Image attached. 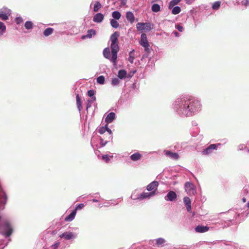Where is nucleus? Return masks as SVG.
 Wrapping results in <instances>:
<instances>
[{"label": "nucleus", "instance_id": "31", "mask_svg": "<svg viewBox=\"0 0 249 249\" xmlns=\"http://www.w3.org/2000/svg\"><path fill=\"white\" fill-rule=\"evenodd\" d=\"M95 92L93 90H89L88 91V95L90 97H91V100L95 101L96 100V97L94 96Z\"/></svg>", "mask_w": 249, "mask_h": 249}, {"label": "nucleus", "instance_id": "20", "mask_svg": "<svg viewBox=\"0 0 249 249\" xmlns=\"http://www.w3.org/2000/svg\"><path fill=\"white\" fill-rule=\"evenodd\" d=\"M142 156V155L140 153L137 152L131 155L130 156V159L133 161H137L141 160Z\"/></svg>", "mask_w": 249, "mask_h": 249}, {"label": "nucleus", "instance_id": "33", "mask_svg": "<svg viewBox=\"0 0 249 249\" xmlns=\"http://www.w3.org/2000/svg\"><path fill=\"white\" fill-rule=\"evenodd\" d=\"M134 52V50H132V51L130 52L129 53V57L128 58V60L132 64L133 63L134 59L135 58L134 56L133 55V52Z\"/></svg>", "mask_w": 249, "mask_h": 249}, {"label": "nucleus", "instance_id": "37", "mask_svg": "<svg viewBox=\"0 0 249 249\" xmlns=\"http://www.w3.org/2000/svg\"><path fill=\"white\" fill-rule=\"evenodd\" d=\"M220 6V2L216 1L213 4L212 8L214 10H217L219 8Z\"/></svg>", "mask_w": 249, "mask_h": 249}, {"label": "nucleus", "instance_id": "2", "mask_svg": "<svg viewBox=\"0 0 249 249\" xmlns=\"http://www.w3.org/2000/svg\"><path fill=\"white\" fill-rule=\"evenodd\" d=\"M177 103L179 108L185 116H190L192 113L197 111L200 107V102L195 99H180Z\"/></svg>", "mask_w": 249, "mask_h": 249}, {"label": "nucleus", "instance_id": "34", "mask_svg": "<svg viewBox=\"0 0 249 249\" xmlns=\"http://www.w3.org/2000/svg\"><path fill=\"white\" fill-rule=\"evenodd\" d=\"M110 24H111V25L112 26V27L114 28H117L119 26L118 22L116 20H115L114 19H112L111 20Z\"/></svg>", "mask_w": 249, "mask_h": 249}, {"label": "nucleus", "instance_id": "15", "mask_svg": "<svg viewBox=\"0 0 249 249\" xmlns=\"http://www.w3.org/2000/svg\"><path fill=\"white\" fill-rule=\"evenodd\" d=\"M209 230V227L207 226H197L195 228V231L197 232L202 233L208 231Z\"/></svg>", "mask_w": 249, "mask_h": 249}, {"label": "nucleus", "instance_id": "7", "mask_svg": "<svg viewBox=\"0 0 249 249\" xmlns=\"http://www.w3.org/2000/svg\"><path fill=\"white\" fill-rule=\"evenodd\" d=\"M220 144H210L207 148L204 149L202 151L203 155H208L212 152L213 150L215 149Z\"/></svg>", "mask_w": 249, "mask_h": 249}, {"label": "nucleus", "instance_id": "38", "mask_svg": "<svg viewBox=\"0 0 249 249\" xmlns=\"http://www.w3.org/2000/svg\"><path fill=\"white\" fill-rule=\"evenodd\" d=\"M107 128H106V125L104 126H102L99 128L98 130V132L100 134H103L106 131Z\"/></svg>", "mask_w": 249, "mask_h": 249}, {"label": "nucleus", "instance_id": "21", "mask_svg": "<svg viewBox=\"0 0 249 249\" xmlns=\"http://www.w3.org/2000/svg\"><path fill=\"white\" fill-rule=\"evenodd\" d=\"M76 213V210H73L69 215L65 218V220L66 221H71L74 218Z\"/></svg>", "mask_w": 249, "mask_h": 249}, {"label": "nucleus", "instance_id": "25", "mask_svg": "<svg viewBox=\"0 0 249 249\" xmlns=\"http://www.w3.org/2000/svg\"><path fill=\"white\" fill-rule=\"evenodd\" d=\"M182 0H172L169 4V8L172 9L175 5L179 3Z\"/></svg>", "mask_w": 249, "mask_h": 249}, {"label": "nucleus", "instance_id": "50", "mask_svg": "<svg viewBox=\"0 0 249 249\" xmlns=\"http://www.w3.org/2000/svg\"><path fill=\"white\" fill-rule=\"evenodd\" d=\"M247 205H248V207L249 208V202L248 203Z\"/></svg>", "mask_w": 249, "mask_h": 249}, {"label": "nucleus", "instance_id": "28", "mask_svg": "<svg viewBox=\"0 0 249 249\" xmlns=\"http://www.w3.org/2000/svg\"><path fill=\"white\" fill-rule=\"evenodd\" d=\"M112 17L114 18V19H119L121 17V13L118 11H114L112 14Z\"/></svg>", "mask_w": 249, "mask_h": 249}, {"label": "nucleus", "instance_id": "24", "mask_svg": "<svg viewBox=\"0 0 249 249\" xmlns=\"http://www.w3.org/2000/svg\"><path fill=\"white\" fill-rule=\"evenodd\" d=\"M53 29L52 28H47L44 31L43 34L45 36H49L53 33Z\"/></svg>", "mask_w": 249, "mask_h": 249}, {"label": "nucleus", "instance_id": "23", "mask_svg": "<svg viewBox=\"0 0 249 249\" xmlns=\"http://www.w3.org/2000/svg\"><path fill=\"white\" fill-rule=\"evenodd\" d=\"M127 74L126 71L124 70H121L118 71V77L120 79L124 78Z\"/></svg>", "mask_w": 249, "mask_h": 249}, {"label": "nucleus", "instance_id": "3", "mask_svg": "<svg viewBox=\"0 0 249 249\" xmlns=\"http://www.w3.org/2000/svg\"><path fill=\"white\" fill-rule=\"evenodd\" d=\"M140 43L144 48V50L146 52H149V44L145 34L143 33L141 35Z\"/></svg>", "mask_w": 249, "mask_h": 249}, {"label": "nucleus", "instance_id": "51", "mask_svg": "<svg viewBox=\"0 0 249 249\" xmlns=\"http://www.w3.org/2000/svg\"><path fill=\"white\" fill-rule=\"evenodd\" d=\"M243 201H244V202H245V201H246L245 198H244V199H243Z\"/></svg>", "mask_w": 249, "mask_h": 249}, {"label": "nucleus", "instance_id": "18", "mask_svg": "<svg viewBox=\"0 0 249 249\" xmlns=\"http://www.w3.org/2000/svg\"><path fill=\"white\" fill-rule=\"evenodd\" d=\"M126 18L131 23H133L135 21V17L133 13L131 12H127L126 13Z\"/></svg>", "mask_w": 249, "mask_h": 249}, {"label": "nucleus", "instance_id": "5", "mask_svg": "<svg viewBox=\"0 0 249 249\" xmlns=\"http://www.w3.org/2000/svg\"><path fill=\"white\" fill-rule=\"evenodd\" d=\"M136 28L139 31L146 30L147 31H149L151 29V23L149 22H139L136 25Z\"/></svg>", "mask_w": 249, "mask_h": 249}, {"label": "nucleus", "instance_id": "49", "mask_svg": "<svg viewBox=\"0 0 249 249\" xmlns=\"http://www.w3.org/2000/svg\"><path fill=\"white\" fill-rule=\"evenodd\" d=\"M93 201H94V202H97L98 201L97 200H95V199H93Z\"/></svg>", "mask_w": 249, "mask_h": 249}, {"label": "nucleus", "instance_id": "32", "mask_svg": "<svg viewBox=\"0 0 249 249\" xmlns=\"http://www.w3.org/2000/svg\"><path fill=\"white\" fill-rule=\"evenodd\" d=\"M25 27L26 29L29 30L33 28V24L31 21H28L25 23Z\"/></svg>", "mask_w": 249, "mask_h": 249}, {"label": "nucleus", "instance_id": "19", "mask_svg": "<svg viewBox=\"0 0 249 249\" xmlns=\"http://www.w3.org/2000/svg\"><path fill=\"white\" fill-rule=\"evenodd\" d=\"M115 114L114 112L109 113L105 119V121L107 124L111 123L115 119Z\"/></svg>", "mask_w": 249, "mask_h": 249}, {"label": "nucleus", "instance_id": "12", "mask_svg": "<svg viewBox=\"0 0 249 249\" xmlns=\"http://www.w3.org/2000/svg\"><path fill=\"white\" fill-rule=\"evenodd\" d=\"M96 34V32L94 29H90L87 32V34L86 35L82 36L81 38L82 39H85L87 38H91L92 36H95Z\"/></svg>", "mask_w": 249, "mask_h": 249}, {"label": "nucleus", "instance_id": "1", "mask_svg": "<svg viewBox=\"0 0 249 249\" xmlns=\"http://www.w3.org/2000/svg\"><path fill=\"white\" fill-rule=\"evenodd\" d=\"M119 33L117 32H114L110 37L111 44L110 48L111 50L112 56H110V51L109 48H106L103 51L104 56L113 63L114 65L117 64V53L119 51L118 46V38L119 36Z\"/></svg>", "mask_w": 249, "mask_h": 249}, {"label": "nucleus", "instance_id": "52", "mask_svg": "<svg viewBox=\"0 0 249 249\" xmlns=\"http://www.w3.org/2000/svg\"><path fill=\"white\" fill-rule=\"evenodd\" d=\"M248 151L249 152V150H248Z\"/></svg>", "mask_w": 249, "mask_h": 249}, {"label": "nucleus", "instance_id": "14", "mask_svg": "<svg viewBox=\"0 0 249 249\" xmlns=\"http://www.w3.org/2000/svg\"><path fill=\"white\" fill-rule=\"evenodd\" d=\"M104 15L100 13L96 14L93 18V20L95 22L99 23L103 21L104 19Z\"/></svg>", "mask_w": 249, "mask_h": 249}, {"label": "nucleus", "instance_id": "26", "mask_svg": "<svg viewBox=\"0 0 249 249\" xmlns=\"http://www.w3.org/2000/svg\"><path fill=\"white\" fill-rule=\"evenodd\" d=\"M151 9L154 12H158L160 10V7L158 4H154L152 6Z\"/></svg>", "mask_w": 249, "mask_h": 249}, {"label": "nucleus", "instance_id": "35", "mask_svg": "<svg viewBox=\"0 0 249 249\" xmlns=\"http://www.w3.org/2000/svg\"><path fill=\"white\" fill-rule=\"evenodd\" d=\"M97 82L99 84H104L105 83V77L103 75L99 76L97 78Z\"/></svg>", "mask_w": 249, "mask_h": 249}, {"label": "nucleus", "instance_id": "17", "mask_svg": "<svg viewBox=\"0 0 249 249\" xmlns=\"http://www.w3.org/2000/svg\"><path fill=\"white\" fill-rule=\"evenodd\" d=\"M183 201L186 205L187 211L190 212L191 210V202L190 199L188 197H184Z\"/></svg>", "mask_w": 249, "mask_h": 249}, {"label": "nucleus", "instance_id": "44", "mask_svg": "<svg viewBox=\"0 0 249 249\" xmlns=\"http://www.w3.org/2000/svg\"><path fill=\"white\" fill-rule=\"evenodd\" d=\"M93 100H88V104L87 105V108H88L89 107H90L91 106V103L93 102Z\"/></svg>", "mask_w": 249, "mask_h": 249}, {"label": "nucleus", "instance_id": "10", "mask_svg": "<svg viewBox=\"0 0 249 249\" xmlns=\"http://www.w3.org/2000/svg\"><path fill=\"white\" fill-rule=\"evenodd\" d=\"M165 198L167 200L173 201L177 198V195L175 192L170 191L168 193Z\"/></svg>", "mask_w": 249, "mask_h": 249}, {"label": "nucleus", "instance_id": "9", "mask_svg": "<svg viewBox=\"0 0 249 249\" xmlns=\"http://www.w3.org/2000/svg\"><path fill=\"white\" fill-rule=\"evenodd\" d=\"M59 237L61 238H64L66 240H70L75 237L74 234L71 232H65L60 234Z\"/></svg>", "mask_w": 249, "mask_h": 249}, {"label": "nucleus", "instance_id": "8", "mask_svg": "<svg viewBox=\"0 0 249 249\" xmlns=\"http://www.w3.org/2000/svg\"><path fill=\"white\" fill-rule=\"evenodd\" d=\"M10 15V10L7 8L3 9L0 11V18L3 20H7Z\"/></svg>", "mask_w": 249, "mask_h": 249}, {"label": "nucleus", "instance_id": "27", "mask_svg": "<svg viewBox=\"0 0 249 249\" xmlns=\"http://www.w3.org/2000/svg\"><path fill=\"white\" fill-rule=\"evenodd\" d=\"M102 7V5L99 1H96L94 5L93 11L97 12Z\"/></svg>", "mask_w": 249, "mask_h": 249}, {"label": "nucleus", "instance_id": "36", "mask_svg": "<svg viewBox=\"0 0 249 249\" xmlns=\"http://www.w3.org/2000/svg\"><path fill=\"white\" fill-rule=\"evenodd\" d=\"M165 242V240L162 238H159L156 240V244L159 246L163 245Z\"/></svg>", "mask_w": 249, "mask_h": 249}, {"label": "nucleus", "instance_id": "46", "mask_svg": "<svg viewBox=\"0 0 249 249\" xmlns=\"http://www.w3.org/2000/svg\"><path fill=\"white\" fill-rule=\"evenodd\" d=\"M106 128L107 129L106 130V131H107L109 134H111L112 133V131L111 129L108 127L107 124H106Z\"/></svg>", "mask_w": 249, "mask_h": 249}, {"label": "nucleus", "instance_id": "43", "mask_svg": "<svg viewBox=\"0 0 249 249\" xmlns=\"http://www.w3.org/2000/svg\"><path fill=\"white\" fill-rule=\"evenodd\" d=\"M176 28L179 31V32H182L183 30V28L182 26H181L180 24H177L176 25Z\"/></svg>", "mask_w": 249, "mask_h": 249}, {"label": "nucleus", "instance_id": "22", "mask_svg": "<svg viewBox=\"0 0 249 249\" xmlns=\"http://www.w3.org/2000/svg\"><path fill=\"white\" fill-rule=\"evenodd\" d=\"M76 100L77 108H78L79 111H80L82 108V106L81 99L78 94L76 95Z\"/></svg>", "mask_w": 249, "mask_h": 249}, {"label": "nucleus", "instance_id": "16", "mask_svg": "<svg viewBox=\"0 0 249 249\" xmlns=\"http://www.w3.org/2000/svg\"><path fill=\"white\" fill-rule=\"evenodd\" d=\"M155 195V192L152 191L150 193H142L138 197V198L140 199H142L146 198H149L152 196H153Z\"/></svg>", "mask_w": 249, "mask_h": 249}, {"label": "nucleus", "instance_id": "39", "mask_svg": "<svg viewBox=\"0 0 249 249\" xmlns=\"http://www.w3.org/2000/svg\"><path fill=\"white\" fill-rule=\"evenodd\" d=\"M102 159L106 162L107 163L110 160V159L107 155H104L102 156Z\"/></svg>", "mask_w": 249, "mask_h": 249}, {"label": "nucleus", "instance_id": "40", "mask_svg": "<svg viewBox=\"0 0 249 249\" xmlns=\"http://www.w3.org/2000/svg\"><path fill=\"white\" fill-rule=\"evenodd\" d=\"M120 80L117 78H113L112 80V84L114 86L117 85L119 84Z\"/></svg>", "mask_w": 249, "mask_h": 249}, {"label": "nucleus", "instance_id": "30", "mask_svg": "<svg viewBox=\"0 0 249 249\" xmlns=\"http://www.w3.org/2000/svg\"><path fill=\"white\" fill-rule=\"evenodd\" d=\"M5 31L6 26L3 22L0 21V35H3Z\"/></svg>", "mask_w": 249, "mask_h": 249}, {"label": "nucleus", "instance_id": "42", "mask_svg": "<svg viewBox=\"0 0 249 249\" xmlns=\"http://www.w3.org/2000/svg\"><path fill=\"white\" fill-rule=\"evenodd\" d=\"M16 21L17 24H19L23 22V19L20 17H18L16 18Z\"/></svg>", "mask_w": 249, "mask_h": 249}, {"label": "nucleus", "instance_id": "13", "mask_svg": "<svg viewBox=\"0 0 249 249\" xmlns=\"http://www.w3.org/2000/svg\"><path fill=\"white\" fill-rule=\"evenodd\" d=\"M165 154L166 156L175 160H178L179 157L177 153L172 152L168 150L165 151Z\"/></svg>", "mask_w": 249, "mask_h": 249}, {"label": "nucleus", "instance_id": "11", "mask_svg": "<svg viewBox=\"0 0 249 249\" xmlns=\"http://www.w3.org/2000/svg\"><path fill=\"white\" fill-rule=\"evenodd\" d=\"M159 183L157 181H154L150 183L147 186V190L149 191H153L155 192V191L157 189Z\"/></svg>", "mask_w": 249, "mask_h": 249}, {"label": "nucleus", "instance_id": "4", "mask_svg": "<svg viewBox=\"0 0 249 249\" xmlns=\"http://www.w3.org/2000/svg\"><path fill=\"white\" fill-rule=\"evenodd\" d=\"M185 189L189 195H194L196 193V187L191 182H187L185 184Z\"/></svg>", "mask_w": 249, "mask_h": 249}, {"label": "nucleus", "instance_id": "6", "mask_svg": "<svg viewBox=\"0 0 249 249\" xmlns=\"http://www.w3.org/2000/svg\"><path fill=\"white\" fill-rule=\"evenodd\" d=\"M5 231L2 233L5 237H9L13 232V229L10 224L8 222L5 223Z\"/></svg>", "mask_w": 249, "mask_h": 249}, {"label": "nucleus", "instance_id": "48", "mask_svg": "<svg viewBox=\"0 0 249 249\" xmlns=\"http://www.w3.org/2000/svg\"><path fill=\"white\" fill-rule=\"evenodd\" d=\"M174 34H175V35L176 36H177L178 35V33L177 32H175Z\"/></svg>", "mask_w": 249, "mask_h": 249}, {"label": "nucleus", "instance_id": "45", "mask_svg": "<svg viewBox=\"0 0 249 249\" xmlns=\"http://www.w3.org/2000/svg\"><path fill=\"white\" fill-rule=\"evenodd\" d=\"M59 243L57 242V243H55L54 245H52V248H53V249H56L58 248V247L59 246Z\"/></svg>", "mask_w": 249, "mask_h": 249}, {"label": "nucleus", "instance_id": "41", "mask_svg": "<svg viewBox=\"0 0 249 249\" xmlns=\"http://www.w3.org/2000/svg\"><path fill=\"white\" fill-rule=\"evenodd\" d=\"M84 204H83V203L79 204L78 205H77L76 206L75 209L74 210H76V212L77 210H81V209H83L84 208Z\"/></svg>", "mask_w": 249, "mask_h": 249}, {"label": "nucleus", "instance_id": "29", "mask_svg": "<svg viewBox=\"0 0 249 249\" xmlns=\"http://www.w3.org/2000/svg\"><path fill=\"white\" fill-rule=\"evenodd\" d=\"M172 13L174 15L179 14L181 11V9L179 6H175L172 8Z\"/></svg>", "mask_w": 249, "mask_h": 249}, {"label": "nucleus", "instance_id": "47", "mask_svg": "<svg viewBox=\"0 0 249 249\" xmlns=\"http://www.w3.org/2000/svg\"><path fill=\"white\" fill-rule=\"evenodd\" d=\"M242 2L246 6L249 5V1L248 0H245L243 1Z\"/></svg>", "mask_w": 249, "mask_h": 249}]
</instances>
